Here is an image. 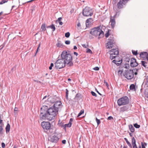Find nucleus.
Here are the masks:
<instances>
[{"instance_id":"13d9d810","label":"nucleus","mask_w":148,"mask_h":148,"mask_svg":"<svg viewBox=\"0 0 148 148\" xmlns=\"http://www.w3.org/2000/svg\"><path fill=\"white\" fill-rule=\"evenodd\" d=\"M66 140H63L62 141V143L63 144H65L66 143Z\"/></svg>"},{"instance_id":"79ce46f5","label":"nucleus","mask_w":148,"mask_h":148,"mask_svg":"<svg viewBox=\"0 0 148 148\" xmlns=\"http://www.w3.org/2000/svg\"><path fill=\"white\" fill-rule=\"evenodd\" d=\"M125 1H126L127 2V1H129V0H125ZM118 1V0H113V3L115 4Z\"/></svg>"},{"instance_id":"b1692460","label":"nucleus","mask_w":148,"mask_h":148,"mask_svg":"<svg viewBox=\"0 0 148 148\" xmlns=\"http://www.w3.org/2000/svg\"><path fill=\"white\" fill-rule=\"evenodd\" d=\"M125 140L127 145L130 147V148H132V146L128 140L126 138H124Z\"/></svg>"},{"instance_id":"4d7b16f0","label":"nucleus","mask_w":148,"mask_h":148,"mask_svg":"<svg viewBox=\"0 0 148 148\" xmlns=\"http://www.w3.org/2000/svg\"><path fill=\"white\" fill-rule=\"evenodd\" d=\"M133 148H137L136 144L132 145Z\"/></svg>"},{"instance_id":"09e8293b","label":"nucleus","mask_w":148,"mask_h":148,"mask_svg":"<svg viewBox=\"0 0 148 148\" xmlns=\"http://www.w3.org/2000/svg\"><path fill=\"white\" fill-rule=\"evenodd\" d=\"M40 43L39 44V45H38V48H37V51H36V52L35 55V56L36 54V53H37V52L38 51V49H39V47H40Z\"/></svg>"},{"instance_id":"393cba45","label":"nucleus","mask_w":148,"mask_h":148,"mask_svg":"<svg viewBox=\"0 0 148 148\" xmlns=\"http://www.w3.org/2000/svg\"><path fill=\"white\" fill-rule=\"evenodd\" d=\"M10 130V125L9 123H8L6 127V132H9Z\"/></svg>"},{"instance_id":"a18cd8bd","label":"nucleus","mask_w":148,"mask_h":148,"mask_svg":"<svg viewBox=\"0 0 148 148\" xmlns=\"http://www.w3.org/2000/svg\"><path fill=\"white\" fill-rule=\"evenodd\" d=\"M93 69L95 71H98L99 70V68L98 67L96 66L93 68Z\"/></svg>"},{"instance_id":"6e6d98bb","label":"nucleus","mask_w":148,"mask_h":148,"mask_svg":"<svg viewBox=\"0 0 148 148\" xmlns=\"http://www.w3.org/2000/svg\"><path fill=\"white\" fill-rule=\"evenodd\" d=\"M95 90L99 95H100L101 96L102 95L98 91V90H97V89H95Z\"/></svg>"},{"instance_id":"a878e982","label":"nucleus","mask_w":148,"mask_h":148,"mask_svg":"<svg viewBox=\"0 0 148 148\" xmlns=\"http://www.w3.org/2000/svg\"><path fill=\"white\" fill-rule=\"evenodd\" d=\"M141 62L143 66H144L145 67H147V65H146V64H147V63L146 62L142 61Z\"/></svg>"},{"instance_id":"680f3d73","label":"nucleus","mask_w":148,"mask_h":148,"mask_svg":"<svg viewBox=\"0 0 148 148\" xmlns=\"http://www.w3.org/2000/svg\"><path fill=\"white\" fill-rule=\"evenodd\" d=\"M4 47V45H1V46H0V47H1V48H0V50L2 49L3 48V47Z\"/></svg>"},{"instance_id":"c03bdc74","label":"nucleus","mask_w":148,"mask_h":148,"mask_svg":"<svg viewBox=\"0 0 148 148\" xmlns=\"http://www.w3.org/2000/svg\"><path fill=\"white\" fill-rule=\"evenodd\" d=\"M70 43V40H66L65 41V43L66 45H69Z\"/></svg>"},{"instance_id":"6ab92c4d","label":"nucleus","mask_w":148,"mask_h":148,"mask_svg":"<svg viewBox=\"0 0 148 148\" xmlns=\"http://www.w3.org/2000/svg\"><path fill=\"white\" fill-rule=\"evenodd\" d=\"M140 57L145 58L148 56V53L147 52H144L140 53Z\"/></svg>"},{"instance_id":"7ed1b4c3","label":"nucleus","mask_w":148,"mask_h":148,"mask_svg":"<svg viewBox=\"0 0 148 148\" xmlns=\"http://www.w3.org/2000/svg\"><path fill=\"white\" fill-rule=\"evenodd\" d=\"M90 33L95 36H99L98 38L99 39L102 38L104 36V32L100 29V26L92 29Z\"/></svg>"},{"instance_id":"5701e85b","label":"nucleus","mask_w":148,"mask_h":148,"mask_svg":"<svg viewBox=\"0 0 148 148\" xmlns=\"http://www.w3.org/2000/svg\"><path fill=\"white\" fill-rule=\"evenodd\" d=\"M75 99H80L81 98V95L80 94H77L75 98Z\"/></svg>"},{"instance_id":"f8f14e48","label":"nucleus","mask_w":148,"mask_h":148,"mask_svg":"<svg viewBox=\"0 0 148 148\" xmlns=\"http://www.w3.org/2000/svg\"><path fill=\"white\" fill-rule=\"evenodd\" d=\"M138 64L136 61V60L135 58H132L130 60V65L131 67H136L138 66Z\"/></svg>"},{"instance_id":"bf43d9fd","label":"nucleus","mask_w":148,"mask_h":148,"mask_svg":"<svg viewBox=\"0 0 148 148\" xmlns=\"http://www.w3.org/2000/svg\"><path fill=\"white\" fill-rule=\"evenodd\" d=\"M118 62V61H117L116 60H113L112 61V62H113V63H114L115 64H116V62Z\"/></svg>"},{"instance_id":"f3484780","label":"nucleus","mask_w":148,"mask_h":148,"mask_svg":"<svg viewBox=\"0 0 148 148\" xmlns=\"http://www.w3.org/2000/svg\"><path fill=\"white\" fill-rule=\"evenodd\" d=\"M93 21V19L92 18H89L87 19L86 21V27H89L90 25L91 22Z\"/></svg>"},{"instance_id":"e433bc0d","label":"nucleus","mask_w":148,"mask_h":148,"mask_svg":"<svg viewBox=\"0 0 148 148\" xmlns=\"http://www.w3.org/2000/svg\"><path fill=\"white\" fill-rule=\"evenodd\" d=\"M91 93L92 94V95H93V96H94L95 97H97V95L93 91H91Z\"/></svg>"},{"instance_id":"4468645a","label":"nucleus","mask_w":148,"mask_h":148,"mask_svg":"<svg viewBox=\"0 0 148 148\" xmlns=\"http://www.w3.org/2000/svg\"><path fill=\"white\" fill-rule=\"evenodd\" d=\"M126 1L125 0H120L117 3V8L118 9H121L123 7V5L126 3Z\"/></svg>"},{"instance_id":"aec40b11","label":"nucleus","mask_w":148,"mask_h":148,"mask_svg":"<svg viewBox=\"0 0 148 148\" xmlns=\"http://www.w3.org/2000/svg\"><path fill=\"white\" fill-rule=\"evenodd\" d=\"M56 45L58 47H62L64 46L63 44L59 40H57V43L56 44Z\"/></svg>"},{"instance_id":"2eb2a0df","label":"nucleus","mask_w":148,"mask_h":148,"mask_svg":"<svg viewBox=\"0 0 148 148\" xmlns=\"http://www.w3.org/2000/svg\"><path fill=\"white\" fill-rule=\"evenodd\" d=\"M73 121V119L71 118L70 119L69 122L68 123L65 124L63 126L64 127V129L66 130V127H71L72 125V123Z\"/></svg>"},{"instance_id":"3c124183","label":"nucleus","mask_w":148,"mask_h":148,"mask_svg":"<svg viewBox=\"0 0 148 148\" xmlns=\"http://www.w3.org/2000/svg\"><path fill=\"white\" fill-rule=\"evenodd\" d=\"M82 46L85 48H87L88 46V45H86V44H84L83 45H82Z\"/></svg>"},{"instance_id":"473e14b6","label":"nucleus","mask_w":148,"mask_h":148,"mask_svg":"<svg viewBox=\"0 0 148 148\" xmlns=\"http://www.w3.org/2000/svg\"><path fill=\"white\" fill-rule=\"evenodd\" d=\"M108 41H114V38L112 36H110L109 38Z\"/></svg>"},{"instance_id":"0eeeda50","label":"nucleus","mask_w":148,"mask_h":148,"mask_svg":"<svg viewBox=\"0 0 148 148\" xmlns=\"http://www.w3.org/2000/svg\"><path fill=\"white\" fill-rule=\"evenodd\" d=\"M129 103V99L126 96H124L117 100L118 105L119 106L127 104Z\"/></svg>"},{"instance_id":"e2e57ef3","label":"nucleus","mask_w":148,"mask_h":148,"mask_svg":"<svg viewBox=\"0 0 148 148\" xmlns=\"http://www.w3.org/2000/svg\"><path fill=\"white\" fill-rule=\"evenodd\" d=\"M59 24L60 25H63V23L61 22V21H60V22H59Z\"/></svg>"},{"instance_id":"ddd939ff","label":"nucleus","mask_w":148,"mask_h":148,"mask_svg":"<svg viewBox=\"0 0 148 148\" xmlns=\"http://www.w3.org/2000/svg\"><path fill=\"white\" fill-rule=\"evenodd\" d=\"M116 14L115 15L111 17L110 18V23H111V25L112 28H114L115 26L116 22L115 18L116 17Z\"/></svg>"},{"instance_id":"6e6552de","label":"nucleus","mask_w":148,"mask_h":148,"mask_svg":"<svg viewBox=\"0 0 148 148\" xmlns=\"http://www.w3.org/2000/svg\"><path fill=\"white\" fill-rule=\"evenodd\" d=\"M82 14L85 16H91L93 14V11L92 8L86 7L83 9Z\"/></svg>"},{"instance_id":"39448f33","label":"nucleus","mask_w":148,"mask_h":148,"mask_svg":"<svg viewBox=\"0 0 148 148\" xmlns=\"http://www.w3.org/2000/svg\"><path fill=\"white\" fill-rule=\"evenodd\" d=\"M41 125L45 132L47 134H51L53 133L52 128L49 122L43 121L41 123Z\"/></svg>"},{"instance_id":"c85d7f7f","label":"nucleus","mask_w":148,"mask_h":148,"mask_svg":"<svg viewBox=\"0 0 148 148\" xmlns=\"http://www.w3.org/2000/svg\"><path fill=\"white\" fill-rule=\"evenodd\" d=\"M84 112V109L82 110L79 114L78 115L77 117H79L82 114H83Z\"/></svg>"},{"instance_id":"864d4df0","label":"nucleus","mask_w":148,"mask_h":148,"mask_svg":"<svg viewBox=\"0 0 148 148\" xmlns=\"http://www.w3.org/2000/svg\"><path fill=\"white\" fill-rule=\"evenodd\" d=\"M145 84L147 86V87L148 88V80H146V82H145Z\"/></svg>"},{"instance_id":"49530a36","label":"nucleus","mask_w":148,"mask_h":148,"mask_svg":"<svg viewBox=\"0 0 148 148\" xmlns=\"http://www.w3.org/2000/svg\"><path fill=\"white\" fill-rule=\"evenodd\" d=\"M112 119H113V118L111 116H109L108 117V119L109 120H111Z\"/></svg>"},{"instance_id":"4be33fe9","label":"nucleus","mask_w":148,"mask_h":148,"mask_svg":"<svg viewBox=\"0 0 148 148\" xmlns=\"http://www.w3.org/2000/svg\"><path fill=\"white\" fill-rule=\"evenodd\" d=\"M42 31H45L46 30V25L45 23L42 24L41 27Z\"/></svg>"},{"instance_id":"ea45409f","label":"nucleus","mask_w":148,"mask_h":148,"mask_svg":"<svg viewBox=\"0 0 148 148\" xmlns=\"http://www.w3.org/2000/svg\"><path fill=\"white\" fill-rule=\"evenodd\" d=\"M123 71L122 70H119L118 71V74L119 75H121L123 73Z\"/></svg>"},{"instance_id":"58836bf2","label":"nucleus","mask_w":148,"mask_h":148,"mask_svg":"<svg viewBox=\"0 0 148 148\" xmlns=\"http://www.w3.org/2000/svg\"><path fill=\"white\" fill-rule=\"evenodd\" d=\"M96 121L97 123V125H98L100 123V120L99 119H97V118H96Z\"/></svg>"},{"instance_id":"c9c22d12","label":"nucleus","mask_w":148,"mask_h":148,"mask_svg":"<svg viewBox=\"0 0 148 148\" xmlns=\"http://www.w3.org/2000/svg\"><path fill=\"white\" fill-rule=\"evenodd\" d=\"M65 36L66 38H69L70 36V33L69 32H67L65 34Z\"/></svg>"},{"instance_id":"0e129e2a","label":"nucleus","mask_w":148,"mask_h":148,"mask_svg":"<svg viewBox=\"0 0 148 148\" xmlns=\"http://www.w3.org/2000/svg\"><path fill=\"white\" fill-rule=\"evenodd\" d=\"M77 26L78 27H80L81 26V24L79 22L78 23L77 25Z\"/></svg>"},{"instance_id":"20e7f679","label":"nucleus","mask_w":148,"mask_h":148,"mask_svg":"<svg viewBox=\"0 0 148 148\" xmlns=\"http://www.w3.org/2000/svg\"><path fill=\"white\" fill-rule=\"evenodd\" d=\"M139 69H134L133 70H125L123 74L124 76L128 79H131L134 76V74L136 75L137 74V72Z\"/></svg>"},{"instance_id":"f257e3e1","label":"nucleus","mask_w":148,"mask_h":148,"mask_svg":"<svg viewBox=\"0 0 148 148\" xmlns=\"http://www.w3.org/2000/svg\"><path fill=\"white\" fill-rule=\"evenodd\" d=\"M40 116V119L42 121L47 119L49 121H51L54 120L56 117L49 109L45 110L43 107L41 108Z\"/></svg>"},{"instance_id":"a19ab883","label":"nucleus","mask_w":148,"mask_h":148,"mask_svg":"<svg viewBox=\"0 0 148 148\" xmlns=\"http://www.w3.org/2000/svg\"><path fill=\"white\" fill-rule=\"evenodd\" d=\"M109 35V31H108V32L105 34V36L106 38H108Z\"/></svg>"},{"instance_id":"72a5a7b5","label":"nucleus","mask_w":148,"mask_h":148,"mask_svg":"<svg viewBox=\"0 0 148 148\" xmlns=\"http://www.w3.org/2000/svg\"><path fill=\"white\" fill-rule=\"evenodd\" d=\"M51 28L53 29V31H54L56 29V27L54 26V25L52 24L51 25Z\"/></svg>"},{"instance_id":"7c9ffc66","label":"nucleus","mask_w":148,"mask_h":148,"mask_svg":"<svg viewBox=\"0 0 148 148\" xmlns=\"http://www.w3.org/2000/svg\"><path fill=\"white\" fill-rule=\"evenodd\" d=\"M132 52L133 54L135 56L137 55L138 53L137 51H135L134 50H132Z\"/></svg>"},{"instance_id":"9b49d317","label":"nucleus","mask_w":148,"mask_h":148,"mask_svg":"<svg viewBox=\"0 0 148 148\" xmlns=\"http://www.w3.org/2000/svg\"><path fill=\"white\" fill-rule=\"evenodd\" d=\"M48 140L52 143H56L59 140V138L58 137L54 135L49 137Z\"/></svg>"},{"instance_id":"423d86ee","label":"nucleus","mask_w":148,"mask_h":148,"mask_svg":"<svg viewBox=\"0 0 148 148\" xmlns=\"http://www.w3.org/2000/svg\"><path fill=\"white\" fill-rule=\"evenodd\" d=\"M62 104L60 101H58L55 103L53 106L48 108L55 117L58 114V108Z\"/></svg>"},{"instance_id":"603ef678","label":"nucleus","mask_w":148,"mask_h":148,"mask_svg":"<svg viewBox=\"0 0 148 148\" xmlns=\"http://www.w3.org/2000/svg\"><path fill=\"white\" fill-rule=\"evenodd\" d=\"M62 19V18L61 17H59L58 18V19L57 21H58L59 22L61 21Z\"/></svg>"},{"instance_id":"cd10ccee","label":"nucleus","mask_w":148,"mask_h":148,"mask_svg":"<svg viewBox=\"0 0 148 148\" xmlns=\"http://www.w3.org/2000/svg\"><path fill=\"white\" fill-rule=\"evenodd\" d=\"M130 90H133L135 89V85L134 84H131L130 87Z\"/></svg>"},{"instance_id":"c756f323","label":"nucleus","mask_w":148,"mask_h":148,"mask_svg":"<svg viewBox=\"0 0 148 148\" xmlns=\"http://www.w3.org/2000/svg\"><path fill=\"white\" fill-rule=\"evenodd\" d=\"M66 99H68V95H69V91L67 89H66Z\"/></svg>"},{"instance_id":"4c0bfd02","label":"nucleus","mask_w":148,"mask_h":148,"mask_svg":"<svg viewBox=\"0 0 148 148\" xmlns=\"http://www.w3.org/2000/svg\"><path fill=\"white\" fill-rule=\"evenodd\" d=\"M86 52L90 53H92V52L91 50L87 48L86 49Z\"/></svg>"},{"instance_id":"9d476101","label":"nucleus","mask_w":148,"mask_h":148,"mask_svg":"<svg viewBox=\"0 0 148 148\" xmlns=\"http://www.w3.org/2000/svg\"><path fill=\"white\" fill-rule=\"evenodd\" d=\"M119 54L118 49L116 48L115 49H112L110 51V58L112 60L115 58L116 56Z\"/></svg>"},{"instance_id":"f704fd0d","label":"nucleus","mask_w":148,"mask_h":148,"mask_svg":"<svg viewBox=\"0 0 148 148\" xmlns=\"http://www.w3.org/2000/svg\"><path fill=\"white\" fill-rule=\"evenodd\" d=\"M134 126L136 128H139L140 126V125H138L137 123H136L134 124Z\"/></svg>"},{"instance_id":"bb28decb","label":"nucleus","mask_w":148,"mask_h":148,"mask_svg":"<svg viewBox=\"0 0 148 148\" xmlns=\"http://www.w3.org/2000/svg\"><path fill=\"white\" fill-rule=\"evenodd\" d=\"M132 145L136 144V140L134 137H133L132 139Z\"/></svg>"},{"instance_id":"37998d69","label":"nucleus","mask_w":148,"mask_h":148,"mask_svg":"<svg viewBox=\"0 0 148 148\" xmlns=\"http://www.w3.org/2000/svg\"><path fill=\"white\" fill-rule=\"evenodd\" d=\"M54 64L53 63H51L50 64V66L49 67V69L51 70L52 69V67L53 66Z\"/></svg>"},{"instance_id":"de8ad7c7","label":"nucleus","mask_w":148,"mask_h":148,"mask_svg":"<svg viewBox=\"0 0 148 148\" xmlns=\"http://www.w3.org/2000/svg\"><path fill=\"white\" fill-rule=\"evenodd\" d=\"M5 145L4 143H1L2 147L3 148H4L5 147Z\"/></svg>"},{"instance_id":"5fc2aeb1","label":"nucleus","mask_w":148,"mask_h":148,"mask_svg":"<svg viewBox=\"0 0 148 148\" xmlns=\"http://www.w3.org/2000/svg\"><path fill=\"white\" fill-rule=\"evenodd\" d=\"M141 145L142 148H146L144 146V145L143 142L141 143Z\"/></svg>"},{"instance_id":"a211bd4d","label":"nucleus","mask_w":148,"mask_h":148,"mask_svg":"<svg viewBox=\"0 0 148 148\" xmlns=\"http://www.w3.org/2000/svg\"><path fill=\"white\" fill-rule=\"evenodd\" d=\"M129 108V107L128 106H125L121 108H120V112L127 111Z\"/></svg>"},{"instance_id":"338daca9","label":"nucleus","mask_w":148,"mask_h":148,"mask_svg":"<svg viewBox=\"0 0 148 148\" xmlns=\"http://www.w3.org/2000/svg\"><path fill=\"white\" fill-rule=\"evenodd\" d=\"M34 81L35 82H38V83H40V82L39 81H38V80H34Z\"/></svg>"},{"instance_id":"774afa93","label":"nucleus","mask_w":148,"mask_h":148,"mask_svg":"<svg viewBox=\"0 0 148 148\" xmlns=\"http://www.w3.org/2000/svg\"><path fill=\"white\" fill-rule=\"evenodd\" d=\"M77 47L76 46H74V48H73L74 49V50L76 49H77Z\"/></svg>"},{"instance_id":"052dcab7","label":"nucleus","mask_w":148,"mask_h":148,"mask_svg":"<svg viewBox=\"0 0 148 148\" xmlns=\"http://www.w3.org/2000/svg\"><path fill=\"white\" fill-rule=\"evenodd\" d=\"M18 110V108H17L15 107L14 108V111L15 112L17 111Z\"/></svg>"},{"instance_id":"f03ea898","label":"nucleus","mask_w":148,"mask_h":148,"mask_svg":"<svg viewBox=\"0 0 148 148\" xmlns=\"http://www.w3.org/2000/svg\"><path fill=\"white\" fill-rule=\"evenodd\" d=\"M61 58L68 66H71L73 65L72 56L66 51H64L62 52Z\"/></svg>"},{"instance_id":"412c9836","label":"nucleus","mask_w":148,"mask_h":148,"mask_svg":"<svg viewBox=\"0 0 148 148\" xmlns=\"http://www.w3.org/2000/svg\"><path fill=\"white\" fill-rule=\"evenodd\" d=\"M129 129L131 132L133 133L135 131V128L131 124L129 125Z\"/></svg>"},{"instance_id":"1a4fd4ad","label":"nucleus","mask_w":148,"mask_h":148,"mask_svg":"<svg viewBox=\"0 0 148 148\" xmlns=\"http://www.w3.org/2000/svg\"><path fill=\"white\" fill-rule=\"evenodd\" d=\"M66 64L61 58L56 61L55 64V66L57 69H60L64 67Z\"/></svg>"},{"instance_id":"8fccbe9b","label":"nucleus","mask_w":148,"mask_h":148,"mask_svg":"<svg viewBox=\"0 0 148 148\" xmlns=\"http://www.w3.org/2000/svg\"><path fill=\"white\" fill-rule=\"evenodd\" d=\"M118 62H119L120 63H116V64L118 65H119L120 64L122 63V60H121V61L119 60V61H118Z\"/></svg>"},{"instance_id":"dca6fc26","label":"nucleus","mask_w":148,"mask_h":148,"mask_svg":"<svg viewBox=\"0 0 148 148\" xmlns=\"http://www.w3.org/2000/svg\"><path fill=\"white\" fill-rule=\"evenodd\" d=\"M114 43V41H108L107 43V45L106 46L107 48L108 49H110L112 48L113 46V44Z\"/></svg>"},{"instance_id":"2f4dec72","label":"nucleus","mask_w":148,"mask_h":148,"mask_svg":"<svg viewBox=\"0 0 148 148\" xmlns=\"http://www.w3.org/2000/svg\"><path fill=\"white\" fill-rule=\"evenodd\" d=\"M8 1V0H2L0 2V4H3Z\"/></svg>"},{"instance_id":"69168bd1","label":"nucleus","mask_w":148,"mask_h":148,"mask_svg":"<svg viewBox=\"0 0 148 148\" xmlns=\"http://www.w3.org/2000/svg\"><path fill=\"white\" fill-rule=\"evenodd\" d=\"M74 55H76V56H77L78 55V53L75 52H74Z\"/></svg>"}]
</instances>
